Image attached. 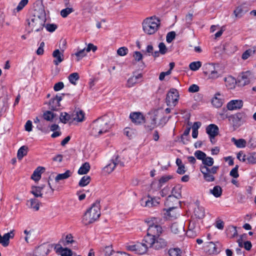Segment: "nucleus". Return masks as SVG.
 <instances>
[{
  "label": "nucleus",
  "mask_w": 256,
  "mask_h": 256,
  "mask_svg": "<svg viewBox=\"0 0 256 256\" xmlns=\"http://www.w3.org/2000/svg\"><path fill=\"white\" fill-rule=\"evenodd\" d=\"M112 126L108 118L102 116L94 120L90 124V134L94 137H99L108 132Z\"/></svg>",
  "instance_id": "obj_1"
},
{
  "label": "nucleus",
  "mask_w": 256,
  "mask_h": 256,
  "mask_svg": "<svg viewBox=\"0 0 256 256\" xmlns=\"http://www.w3.org/2000/svg\"><path fill=\"white\" fill-rule=\"evenodd\" d=\"M46 21V15L44 10L40 12H35L29 19L28 20V27L30 28L28 32H39L43 30Z\"/></svg>",
  "instance_id": "obj_2"
},
{
  "label": "nucleus",
  "mask_w": 256,
  "mask_h": 256,
  "mask_svg": "<svg viewBox=\"0 0 256 256\" xmlns=\"http://www.w3.org/2000/svg\"><path fill=\"white\" fill-rule=\"evenodd\" d=\"M100 216V202H96L86 212L82 222L84 225L88 226L97 220Z\"/></svg>",
  "instance_id": "obj_3"
},
{
  "label": "nucleus",
  "mask_w": 256,
  "mask_h": 256,
  "mask_svg": "<svg viewBox=\"0 0 256 256\" xmlns=\"http://www.w3.org/2000/svg\"><path fill=\"white\" fill-rule=\"evenodd\" d=\"M160 219L156 218H151L146 220L148 226L146 236L154 238L160 236L162 232V228L160 225Z\"/></svg>",
  "instance_id": "obj_4"
},
{
  "label": "nucleus",
  "mask_w": 256,
  "mask_h": 256,
  "mask_svg": "<svg viewBox=\"0 0 256 256\" xmlns=\"http://www.w3.org/2000/svg\"><path fill=\"white\" fill-rule=\"evenodd\" d=\"M160 24V20L156 16L148 18L142 22V28L145 33L152 34L158 30Z\"/></svg>",
  "instance_id": "obj_5"
},
{
  "label": "nucleus",
  "mask_w": 256,
  "mask_h": 256,
  "mask_svg": "<svg viewBox=\"0 0 256 256\" xmlns=\"http://www.w3.org/2000/svg\"><path fill=\"white\" fill-rule=\"evenodd\" d=\"M172 195L169 196L165 204L170 206L169 208L166 210V214L168 216L171 218H175L176 214H171V212L176 208L174 206H170V203L173 201H177V200L181 197V188L179 186H174L172 191Z\"/></svg>",
  "instance_id": "obj_6"
},
{
  "label": "nucleus",
  "mask_w": 256,
  "mask_h": 256,
  "mask_svg": "<svg viewBox=\"0 0 256 256\" xmlns=\"http://www.w3.org/2000/svg\"><path fill=\"white\" fill-rule=\"evenodd\" d=\"M144 240L149 244L150 248H152L155 250H160L166 246L167 242L164 238L158 237H151L146 236Z\"/></svg>",
  "instance_id": "obj_7"
},
{
  "label": "nucleus",
  "mask_w": 256,
  "mask_h": 256,
  "mask_svg": "<svg viewBox=\"0 0 256 256\" xmlns=\"http://www.w3.org/2000/svg\"><path fill=\"white\" fill-rule=\"evenodd\" d=\"M219 169L218 166H213L212 168H206V166H200V170L203 174L204 180L207 182H212L216 180V174Z\"/></svg>",
  "instance_id": "obj_8"
},
{
  "label": "nucleus",
  "mask_w": 256,
  "mask_h": 256,
  "mask_svg": "<svg viewBox=\"0 0 256 256\" xmlns=\"http://www.w3.org/2000/svg\"><path fill=\"white\" fill-rule=\"evenodd\" d=\"M234 130L241 126L246 120V116L244 112H238L235 114L226 116Z\"/></svg>",
  "instance_id": "obj_9"
},
{
  "label": "nucleus",
  "mask_w": 256,
  "mask_h": 256,
  "mask_svg": "<svg viewBox=\"0 0 256 256\" xmlns=\"http://www.w3.org/2000/svg\"><path fill=\"white\" fill-rule=\"evenodd\" d=\"M129 250L134 252L136 254H145L149 247V244L144 240L142 242H137L135 244L130 245L126 246Z\"/></svg>",
  "instance_id": "obj_10"
},
{
  "label": "nucleus",
  "mask_w": 256,
  "mask_h": 256,
  "mask_svg": "<svg viewBox=\"0 0 256 256\" xmlns=\"http://www.w3.org/2000/svg\"><path fill=\"white\" fill-rule=\"evenodd\" d=\"M179 97L178 92L175 88H172L166 95V102L168 106H170L171 104L174 106H176L178 98Z\"/></svg>",
  "instance_id": "obj_11"
},
{
  "label": "nucleus",
  "mask_w": 256,
  "mask_h": 256,
  "mask_svg": "<svg viewBox=\"0 0 256 256\" xmlns=\"http://www.w3.org/2000/svg\"><path fill=\"white\" fill-rule=\"evenodd\" d=\"M54 244H42L38 247L36 250V256H46L54 248Z\"/></svg>",
  "instance_id": "obj_12"
},
{
  "label": "nucleus",
  "mask_w": 256,
  "mask_h": 256,
  "mask_svg": "<svg viewBox=\"0 0 256 256\" xmlns=\"http://www.w3.org/2000/svg\"><path fill=\"white\" fill-rule=\"evenodd\" d=\"M206 71L204 72L208 75V78L212 79H216L219 77L220 74L216 70L213 64H207L206 65Z\"/></svg>",
  "instance_id": "obj_13"
},
{
  "label": "nucleus",
  "mask_w": 256,
  "mask_h": 256,
  "mask_svg": "<svg viewBox=\"0 0 256 256\" xmlns=\"http://www.w3.org/2000/svg\"><path fill=\"white\" fill-rule=\"evenodd\" d=\"M251 73L250 72H246L241 74L238 78V85L244 86L250 82Z\"/></svg>",
  "instance_id": "obj_14"
},
{
  "label": "nucleus",
  "mask_w": 256,
  "mask_h": 256,
  "mask_svg": "<svg viewBox=\"0 0 256 256\" xmlns=\"http://www.w3.org/2000/svg\"><path fill=\"white\" fill-rule=\"evenodd\" d=\"M171 231L176 234H178L182 236L185 234L184 229V224L182 222L178 223L177 222L173 223L170 227Z\"/></svg>",
  "instance_id": "obj_15"
},
{
  "label": "nucleus",
  "mask_w": 256,
  "mask_h": 256,
  "mask_svg": "<svg viewBox=\"0 0 256 256\" xmlns=\"http://www.w3.org/2000/svg\"><path fill=\"white\" fill-rule=\"evenodd\" d=\"M159 198H152L148 196L147 200H144V198L142 199L141 204L144 206L148 208L156 206L159 204Z\"/></svg>",
  "instance_id": "obj_16"
},
{
  "label": "nucleus",
  "mask_w": 256,
  "mask_h": 256,
  "mask_svg": "<svg viewBox=\"0 0 256 256\" xmlns=\"http://www.w3.org/2000/svg\"><path fill=\"white\" fill-rule=\"evenodd\" d=\"M14 230H10V232L5 234L3 236L0 234V244L4 247L8 246L10 244V239L14 238Z\"/></svg>",
  "instance_id": "obj_17"
},
{
  "label": "nucleus",
  "mask_w": 256,
  "mask_h": 256,
  "mask_svg": "<svg viewBox=\"0 0 256 256\" xmlns=\"http://www.w3.org/2000/svg\"><path fill=\"white\" fill-rule=\"evenodd\" d=\"M54 249L56 254H60L62 256H72V252L68 248H63L60 244H54Z\"/></svg>",
  "instance_id": "obj_18"
},
{
  "label": "nucleus",
  "mask_w": 256,
  "mask_h": 256,
  "mask_svg": "<svg viewBox=\"0 0 256 256\" xmlns=\"http://www.w3.org/2000/svg\"><path fill=\"white\" fill-rule=\"evenodd\" d=\"M243 106V102L242 100H232L227 104V108L230 110H237L241 108Z\"/></svg>",
  "instance_id": "obj_19"
},
{
  "label": "nucleus",
  "mask_w": 256,
  "mask_h": 256,
  "mask_svg": "<svg viewBox=\"0 0 256 256\" xmlns=\"http://www.w3.org/2000/svg\"><path fill=\"white\" fill-rule=\"evenodd\" d=\"M130 118L132 122L139 124L144 122V116L140 112H134L130 114Z\"/></svg>",
  "instance_id": "obj_20"
},
{
  "label": "nucleus",
  "mask_w": 256,
  "mask_h": 256,
  "mask_svg": "<svg viewBox=\"0 0 256 256\" xmlns=\"http://www.w3.org/2000/svg\"><path fill=\"white\" fill-rule=\"evenodd\" d=\"M62 99V96L56 95L55 98L50 100L49 102L50 108L53 110H56L60 106V102Z\"/></svg>",
  "instance_id": "obj_21"
},
{
  "label": "nucleus",
  "mask_w": 256,
  "mask_h": 256,
  "mask_svg": "<svg viewBox=\"0 0 256 256\" xmlns=\"http://www.w3.org/2000/svg\"><path fill=\"white\" fill-rule=\"evenodd\" d=\"M218 128L214 124H210L206 128V132L209 136L216 137L218 134Z\"/></svg>",
  "instance_id": "obj_22"
},
{
  "label": "nucleus",
  "mask_w": 256,
  "mask_h": 256,
  "mask_svg": "<svg viewBox=\"0 0 256 256\" xmlns=\"http://www.w3.org/2000/svg\"><path fill=\"white\" fill-rule=\"evenodd\" d=\"M246 4H242L238 6L234 10V14L236 18H241L246 12L248 11V8Z\"/></svg>",
  "instance_id": "obj_23"
},
{
  "label": "nucleus",
  "mask_w": 256,
  "mask_h": 256,
  "mask_svg": "<svg viewBox=\"0 0 256 256\" xmlns=\"http://www.w3.org/2000/svg\"><path fill=\"white\" fill-rule=\"evenodd\" d=\"M40 201L36 198H31L27 201L26 205L30 208L33 209L35 211H38L40 209Z\"/></svg>",
  "instance_id": "obj_24"
},
{
  "label": "nucleus",
  "mask_w": 256,
  "mask_h": 256,
  "mask_svg": "<svg viewBox=\"0 0 256 256\" xmlns=\"http://www.w3.org/2000/svg\"><path fill=\"white\" fill-rule=\"evenodd\" d=\"M52 56L56 59L54 60V64L58 66L60 63L64 60V55L61 53L58 49L52 52Z\"/></svg>",
  "instance_id": "obj_25"
},
{
  "label": "nucleus",
  "mask_w": 256,
  "mask_h": 256,
  "mask_svg": "<svg viewBox=\"0 0 256 256\" xmlns=\"http://www.w3.org/2000/svg\"><path fill=\"white\" fill-rule=\"evenodd\" d=\"M45 168L42 166L38 167L34 172L31 176L32 179L34 181H38L41 178V174L44 172Z\"/></svg>",
  "instance_id": "obj_26"
},
{
  "label": "nucleus",
  "mask_w": 256,
  "mask_h": 256,
  "mask_svg": "<svg viewBox=\"0 0 256 256\" xmlns=\"http://www.w3.org/2000/svg\"><path fill=\"white\" fill-rule=\"evenodd\" d=\"M72 116V114H69L66 112H62L60 116V119L61 122H62L64 124H66L67 122H74Z\"/></svg>",
  "instance_id": "obj_27"
},
{
  "label": "nucleus",
  "mask_w": 256,
  "mask_h": 256,
  "mask_svg": "<svg viewBox=\"0 0 256 256\" xmlns=\"http://www.w3.org/2000/svg\"><path fill=\"white\" fill-rule=\"evenodd\" d=\"M194 215L198 219L203 218L205 216L204 208L200 206H198L194 210Z\"/></svg>",
  "instance_id": "obj_28"
},
{
  "label": "nucleus",
  "mask_w": 256,
  "mask_h": 256,
  "mask_svg": "<svg viewBox=\"0 0 256 256\" xmlns=\"http://www.w3.org/2000/svg\"><path fill=\"white\" fill-rule=\"evenodd\" d=\"M44 186H32L31 188L30 193L32 194L35 198H42V191Z\"/></svg>",
  "instance_id": "obj_29"
},
{
  "label": "nucleus",
  "mask_w": 256,
  "mask_h": 256,
  "mask_svg": "<svg viewBox=\"0 0 256 256\" xmlns=\"http://www.w3.org/2000/svg\"><path fill=\"white\" fill-rule=\"evenodd\" d=\"M73 120L74 121H76L78 122H82L84 120V112L80 110H76L72 113Z\"/></svg>",
  "instance_id": "obj_30"
},
{
  "label": "nucleus",
  "mask_w": 256,
  "mask_h": 256,
  "mask_svg": "<svg viewBox=\"0 0 256 256\" xmlns=\"http://www.w3.org/2000/svg\"><path fill=\"white\" fill-rule=\"evenodd\" d=\"M220 94L216 93L212 100V104L216 108L220 107L223 103L222 99L220 98Z\"/></svg>",
  "instance_id": "obj_31"
},
{
  "label": "nucleus",
  "mask_w": 256,
  "mask_h": 256,
  "mask_svg": "<svg viewBox=\"0 0 256 256\" xmlns=\"http://www.w3.org/2000/svg\"><path fill=\"white\" fill-rule=\"evenodd\" d=\"M150 120L151 122L150 124L146 123L145 125V128L148 130H152L156 127V124L157 116L156 114L152 116H150Z\"/></svg>",
  "instance_id": "obj_32"
},
{
  "label": "nucleus",
  "mask_w": 256,
  "mask_h": 256,
  "mask_svg": "<svg viewBox=\"0 0 256 256\" xmlns=\"http://www.w3.org/2000/svg\"><path fill=\"white\" fill-rule=\"evenodd\" d=\"M142 77L141 74H138L137 76H132L129 78L127 81L126 86L128 88L133 86L136 84L138 82V80Z\"/></svg>",
  "instance_id": "obj_33"
},
{
  "label": "nucleus",
  "mask_w": 256,
  "mask_h": 256,
  "mask_svg": "<svg viewBox=\"0 0 256 256\" xmlns=\"http://www.w3.org/2000/svg\"><path fill=\"white\" fill-rule=\"evenodd\" d=\"M222 190L219 186H214L212 189L210 190V193L212 194L215 198H219L222 194Z\"/></svg>",
  "instance_id": "obj_34"
},
{
  "label": "nucleus",
  "mask_w": 256,
  "mask_h": 256,
  "mask_svg": "<svg viewBox=\"0 0 256 256\" xmlns=\"http://www.w3.org/2000/svg\"><path fill=\"white\" fill-rule=\"evenodd\" d=\"M28 147L26 146H21L18 150L17 153V158L19 160H21L23 157L27 154Z\"/></svg>",
  "instance_id": "obj_35"
},
{
  "label": "nucleus",
  "mask_w": 256,
  "mask_h": 256,
  "mask_svg": "<svg viewBox=\"0 0 256 256\" xmlns=\"http://www.w3.org/2000/svg\"><path fill=\"white\" fill-rule=\"evenodd\" d=\"M90 170V165L88 162H84L79 168L78 174H86Z\"/></svg>",
  "instance_id": "obj_36"
},
{
  "label": "nucleus",
  "mask_w": 256,
  "mask_h": 256,
  "mask_svg": "<svg viewBox=\"0 0 256 256\" xmlns=\"http://www.w3.org/2000/svg\"><path fill=\"white\" fill-rule=\"evenodd\" d=\"M232 141L234 144L239 148H244L246 146V141L242 138L238 140L234 138H232Z\"/></svg>",
  "instance_id": "obj_37"
},
{
  "label": "nucleus",
  "mask_w": 256,
  "mask_h": 256,
  "mask_svg": "<svg viewBox=\"0 0 256 256\" xmlns=\"http://www.w3.org/2000/svg\"><path fill=\"white\" fill-rule=\"evenodd\" d=\"M70 176V172L69 170H67L64 174H60L57 175L55 178V180L56 182H58L60 180H65L68 178Z\"/></svg>",
  "instance_id": "obj_38"
},
{
  "label": "nucleus",
  "mask_w": 256,
  "mask_h": 256,
  "mask_svg": "<svg viewBox=\"0 0 256 256\" xmlns=\"http://www.w3.org/2000/svg\"><path fill=\"white\" fill-rule=\"evenodd\" d=\"M202 165L200 166H206V168H210L212 166L214 162V160L211 157H206V156L204 158L203 160L202 161Z\"/></svg>",
  "instance_id": "obj_39"
},
{
  "label": "nucleus",
  "mask_w": 256,
  "mask_h": 256,
  "mask_svg": "<svg viewBox=\"0 0 256 256\" xmlns=\"http://www.w3.org/2000/svg\"><path fill=\"white\" fill-rule=\"evenodd\" d=\"M90 181V177L88 176H84L80 180L78 185L81 187L88 185Z\"/></svg>",
  "instance_id": "obj_40"
},
{
  "label": "nucleus",
  "mask_w": 256,
  "mask_h": 256,
  "mask_svg": "<svg viewBox=\"0 0 256 256\" xmlns=\"http://www.w3.org/2000/svg\"><path fill=\"white\" fill-rule=\"evenodd\" d=\"M227 234L231 238H234L238 235V232L236 226H230L227 230Z\"/></svg>",
  "instance_id": "obj_41"
},
{
  "label": "nucleus",
  "mask_w": 256,
  "mask_h": 256,
  "mask_svg": "<svg viewBox=\"0 0 256 256\" xmlns=\"http://www.w3.org/2000/svg\"><path fill=\"white\" fill-rule=\"evenodd\" d=\"M74 54L76 57V60L78 62L86 55V52L85 48H83L82 50H80Z\"/></svg>",
  "instance_id": "obj_42"
},
{
  "label": "nucleus",
  "mask_w": 256,
  "mask_h": 256,
  "mask_svg": "<svg viewBox=\"0 0 256 256\" xmlns=\"http://www.w3.org/2000/svg\"><path fill=\"white\" fill-rule=\"evenodd\" d=\"M79 79V76L78 73L74 72L70 74L68 76V80L70 82L73 84H76V81Z\"/></svg>",
  "instance_id": "obj_43"
},
{
  "label": "nucleus",
  "mask_w": 256,
  "mask_h": 256,
  "mask_svg": "<svg viewBox=\"0 0 256 256\" xmlns=\"http://www.w3.org/2000/svg\"><path fill=\"white\" fill-rule=\"evenodd\" d=\"M182 251L178 248H170L168 254L170 256H181Z\"/></svg>",
  "instance_id": "obj_44"
},
{
  "label": "nucleus",
  "mask_w": 256,
  "mask_h": 256,
  "mask_svg": "<svg viewBox=\"0 0 256 256\" xmlns=\"http://www.w3.org/2000/svg\"><path fill=\"white\" fill-rule=\"evenodd\" d=\"M54 116V114L50 110L46 111L43 114L44 119L48 121L52 120Z\"/></svg>",
  "instance_id": "obj_45"
},
{
  "label": "nucleus",
  "mask_w": 256,
  "mask_h": 256,
  "mask_svg": "<svg viewBox=\"0 0 256 256\" xmlns=\"http://www.w3.org/2000/svg\"><path fill=\"white\" fill-rule=\"evenodd\" d=\"M202 66V64L200 62L198 61V62H191L190 64L189 67L190 68L194 71L197 70L199 69Z\"/></svg>",
  "instance_id": "obj_46"
},
{
  "label": "nucleus",
  "mask_w": 256,
  "mask_h": 256,
  "mask_svg": "<svg viewBox=\"0 0 256 256\" xmlns=\"http://www.w3.org/2000/svg\"><path fill=\"white\" fill-rule=\"evenodd\" d=\"M206 247L208 248V252L210 254H213L217 252L216 244L213 242H208Z\"/></svg>",
  "instance_id": "obj_47"
},
{
  "label": "nucleus",
  "mask_w": 256,
  "mask_h": 256,
  "mask_svg": "<svg viewBox=\"0 0 256 256\" xmlns=\"http://www.w3.org/2000/svg\"><path fill=\"white\" fill-rule=\"evenodd\" d=\"M115 167H116V164L112 163L111 162L109 164L106 165L104 168V170L108 174H110L114 170Z\"/></svg>",
  "instance_id": "obj_48"
},
{
  "label": "nucleus",
  "mask_w": 256,
  "mask_h": 256,
  "mask_svg": "<svg viewBox=\"0 0 256 256\" xmlns=\"http://www.w3.org/2000/svg\"><path fill=\"white\" fill-rule=\"evenodd\" d=\"M74 12L72 8H67L63 9L60 12V14L62 17L66 18L69 14Z\"/></svg>",
  "instance_id": "obj_49"
},
{
  "label": "nucleus",
  "mask_w": 256,
  "mask_h": 256,
  "mask_svg": "<svg viewBox=\"0 0 256 256\" xmlns=\"http://www.w3.org/2000/svg\"><path fill=\"white\" fill-rule=\"evenodd\" d=\"M176 35V32L174 31L168 32L166 36V42L168 43L171 42L174 39Z\"/></svg>",
  "instance_id": "obj_50"
},
{
  "label": "nucleus",
  "mask_w": 256,
  "mask_h": 256,
  "mask_svg": "<svg viewBox=\"0 0 256 256\" xmlns=\"http://www.w3.org/2000/svg\"><path fill=\"white\" fill-rule=\"evenodd\" d=\"M159 52L161 54H164L168 52V48L164 42H160L158 44Z\"/></svg>",
  "instance_id": "obj_51"
},
{
  "label": "nucleus",
  "mask_w": 256,
  "mask_h": 256,
  "mask_svg": "<svg viewBox=\"0 0 256 256\" xmlns=\"http://www.w3.org/2000/svg\"><path fill=\"white\" fill-rule=\"evenodd\" d=\"M128 49L127 48L123 46L119 48L117 50V54L120 56H124L128 52Z\"/></svg>",
  "instance_id": "obj_52"
},
{
  "label": "nucleus",
  "mask_w": 256,
  "mask_h": 256,
  "mask_svg": "<svg viewBox=\"0 0 256 256\" xmlns=\"http://www.w3.org/2000/svg\"><path fill=\"white\" fill-rule=\"evenodd\" d=\"M194 156L198 159L202 161L206 156V154L202 151L196 150L194 152Z\"/></svg>",
  "instance_id": "obj_53"
},
{
  "label": "nucleus",
  "mask_w": 256,
  "mask_h": 256,
  "mask_svg": "<svg viewBox=\"0 0 256 256\" xmlns=\"http://www.w3.org/2000/svg\"><path fill=\"white\" fill-rule=\"evenodd\" d=\"M238 165H236V166L230 172V175L234 178H238L239 176V174H238Z\"/></svg>",
  "instance_id": "obj_54"
},
{
  "label": "nucleus",
  "mask_w": 256,
  "mask_h": 256,
  "mask_svg": "<svg viewBox=\"0 0 256 256\" xmlns=\"http://www.w3.org/2000/svg\"><path fill=\"white\" fill-rule=\"evenodd\" d=\"M74 242V240H73V236L72 234H70L66 235V241L64 244V246L68 245L69 244H72Z\"/></svg>",
  "instance_id": "obj_55"
},
{
  "label": "nucleus",
  "mask_w": 256,
  "mask_h": 256,
  "mask_svg": "<svg viewBox=\"0 0 256 256\" xmlns=\"http://www.w3.org/2000/svg\"><path fill=\"white\" fill-rule=\"evenodd\" d=\"M113 252L114 250H112L111 246H107L105 247L103 251L104 256H110Z\"/></svg>",
  "instance_id": "obj_56"
},
{
  "label": "nucleus",
  "mask_w": 256,
  "mask_h": 256,
  "mask_svg": "<svg viewBox=\"0 0 256 256\" xmlns=\"http://www.w3.org/2000/svg\"><path fill=\"white\" fill-rule=\"evenodd\" d=\"M28 0H22L16 7L18 11L22 10L28 3Z\"/></svg>",
  "instance_id": "obj_57"
},
{
  "label": "nucleus",
  "mask_w": 256,
  "mask_h": 256,
  "mask_svg": "<svg viewBox=\"0 0 256 256\" xmlns=\"http://www.w3.org/2000/svg\"><path fill=\"white\" fill-rule=\"evenodd\" d=\"M46 30L50 32H53L57 28V26L56 24H46L45 26Z\"/></svg>",
  "instance_id": "obj_58"
},
{
  "label": "nucleus",
  "mask_w": 256,
  "mask_h": 256,
  "mask_svg": "<svg viewBox=\"0 0 256 256\" xmlns=\"http://www.w3.org/2000/svg\"><path fill=\"white\" fill-rule=\"evenodd\" d=\"M199 86L195 84L191 85L188 88V92H196L199 90Z\"/></svg>",
  "instance_id": "obj_59"
},
{
  "label": "nucleus",
  "mask_w": 256,
  "mask_h": 256,
  "mask_svg": "<svg viewBox=\"0 0 256 256\" xmlns=\"http://www.w3.org/2000/svg\"><path fill=\"white\" fill-rule=\"evenodd\" d=\"M86 50V52H90L91 50H92V52H94L97 50V47L96 46H94L92 44H89L88 45V46L86 48H84Z\"/></svg>",
  "instance_id": "obj_60"
},
{
  "label": "nucleus",
  "mask_w": 256,
  "mask_h": 256,
  "mask_svg": "<svg viewBox=\"0 0 256 256\" xmlns=\"http://www.w3.org/2000/svg\"><path fill=\"white\" fill-rule=\"evenodd\" d=\"M133 56L134 58V60L137 62L140 61L142 58V55L140 52H135Z\"/></svg>",
  "instance_id": "obj_61"
},
{
  "label": "nucleus",
  "mask_w": 256,
  "mask_h": 256,
  "mask_svg": "<svg viewBox=\"0 0 256 256\" xmlns=\"http://www.w3.org/2000/svg\"><path fill=\"white\" fill-rule=\"evenodd\" d=\"M64 87V84L62 82H58V83H56L54 86V90L55 91H58L60 90H62Z\"/></svg>",
  "instance_id": "obj_62"
},
{
  "label": "nucleus",
  "mask_w": 256,
  "mask_h": 256,
  "mask_svg": "<svg viewBox=\"0 0 256 256\" xmlns=\"http://www.w3.org/2000/svg\"><path fill=\"white\" fill-rule=\"evenodd\" d=\"M252 52V50H251L250 49L246 50L242 54V58L244 60L248 59L249 58V56L251 55Z\"/></svg>",
  "instance_id": "obj_63"
},
{
  "label": "nucleus",
  "mask_w": 256,
  "mask_h": 256,
  "mask_svg": "<svg viewBox=\"0 0 256 256\" xmlns=\"http://www.w3.org/2000/svg\"><path fill=\"white\" fill-rule=\"evenodd\" d=\"M193 15L192 14H188L186 16V22L187 26L188 27L191 24V22L192 20Z\"/></svg>",
  "instance_id": "obj_64"
}]
</instances>
